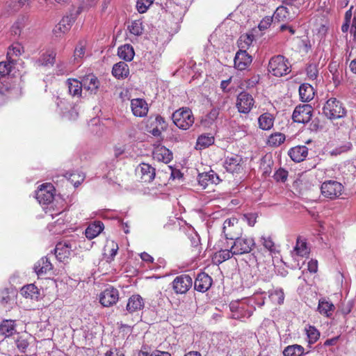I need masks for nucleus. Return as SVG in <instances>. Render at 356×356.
Here are the masks:
<instances>
[{"mask_svg":"<svg viewBox=\"0 0 356 356\" xmlns=\"http://www.w3.org/2000/svg\"><path fill=\"white\" fill-rule=\"evenodd\" d=\"M173 122L179 129H188L194 123V117L191 109L182 108L173 113Z\"/></svg>","mask_w":356,"mask_h":356,"instance_id":"f257e3e1","label":"nucleus"},{"mask_svg":"<svg viewBox=\"0 0 356 356\" xmlns=\"http://www.w3.org/2000/svg\"><path fill=\"white\" fill-rule=\"evenodd\" d=\"M323 111L329 119L334 120L344 117L346 111L341 102L334 97L329 99L325 104Z\"/></svg>","mask_w":356,"mask_h":356,"instance_id":"f03ea898","label":"nucleus"},{"mask_svg":"<svg viewBox=\"0 0 356 356\" xmlns=\"http://www.w3.org/2000/svg\"><path fill=\"white\" fill-rule=\"evenodd\" d=\"M268 71L275 76H282L289 74L291 70L287 59L282 55H277L269 60Z\"/></svg>","mask_w":356,"mask_h":356,"instance_id":"7ed1b4c3","label":"nucleus"},{"mask_svg":"<svg viewBox=\"0 0 356 356\" xmlns=\"http://www.w3.org/2000/svg\"><path fill=\"white\" fill-rule=\"evenodd\" d=\"M255 245L253 238L249 237H237L231 247L232 255H241L250 252Z\"/></svg>","mask_w":356,"mask_h":356,"instance_id":"20e7f679","label":"nucleus"},{"mask_svg":"<svg viewBox=\"0 0 356 356\" xmlns=\"http://www.w3.org/2000/svg\"><path fill=\"white\" fill-rule=\"evenodd\" d=\"M343 185L334 180H329L322 184L321 191L322 195L327 198L335 199L342 194Z\"/></svg>","mask_w":356,"mask_h":356,"instance_id":"39448f33","label":"nucleus"},{"mask_svg":"<svg viewBox=\"0 0 356 356\" xmlns=\"http://www.w3.org/2000/svg\"><path fill=\"white\" fill-rule=\"evenodd\" d=\"M193 280L191 277L186 274H182L177 276L173 280L172 289L176 293H186L192 286Z\"/></svg>","mask_w":356,"mask_h":356,"instance_id":"423d86ee","label":"nucleus"},{"mask_svg":"<svg viewBox=\"0 0 356 356\" xmlns=\"http://www.w3.org/2000/svg\"><path fill=\"white\" fill-rule=\"evenodd\" d=\"M312 107L309 104L299 105L293 113V120L298 123H307L312 118Z\"/></svg>","mask_w":356,"mask_h":356,"instance_id":"0eeeda50","label":"nucleus"},{"mask_svg":"<svg viewBox=\"0 0 356 356\" xmlns=\"http://www.w3.org/2000/svg\"><path fill=\"white\" fill-rule=\"evenodd\" d=\"M119 299L118 291L113 286L104 289L99 294V302L104 307H111L115 305Z\"/></svg>","mask_w":356,"mask_h":356,"instance_id":"6e6552de","label":"nucleus"},{"mask_svg":"<svg viewBox=\"0 0 356 356\" xmlns=\"http://www.w3.org/2000/svg\"><path fill=\"white\" fill-rule=\"evenodd\" d=\"M254 101L251 95L243 92L237 97L236 107L240 113H248L254 106Z\"/></svg>","mask_w":356,"mask_h":356,"instance_id":"1a4fd4ad","label":"nucleus"},{"mask_svg":"<svg viewBox=\"0 0 356 356\" xmlns=\"http://www.w3.org/2000/svg\"><path fill=\"white\" fill-rule=\"evenodd\" d=\"M54 186L51 184H42L36 192V198L40 204H48L54 200Z\"/></svg>","mask_w":356,"mask_h":356,"instance_id":"9d476101","label":"nucleus"},{"mask_svg":"<svg viewBox=\"0 0 356 356\" xmlns=\"http://www.w3.org/2000/svg\"><path fill=\"white\" fill-rule=\"evenodd\" d=\"M252 56L245 50L239 49L234 58V66L238 70H245L252 63Z\"/></svg>","mask_w":356,"mask_h":356,"instance_id":"9b49d317","label":"nucleus"},{"mask_svg":"<svg viewBox=\"0 0 356 356\" xmlns=\"http://www.w3.org/2000/svg\"><path fill=\"white\" fill-rule=\"evenodd\" d=\"M212 284V278L205 273H200L197 275L195 282V290L204 293L209 289Z\"/></svg>","mask_w":356,"mask_h":356,"instance_id":"f8f14e48","label":"nucleus"},{"mask_svg":"<svg viewBox=\"0 0 356 356\" xmlns=\"http://www.w3.org/2000/svg\"><path fill=\"white\" fill-rule=\"evenodd\" d=\"M72 251V246L71 243L69 241H63L57 243L54 249V254L58 260L62 261L70 257Z\"/></svg>","mask_w":356,"mask_h":356,"instance_id":"ddd939ff","label":"nucleus"},{"mask_svg":"<svg viewBox=\"0 0 356 356\" xmlns=\"http://www.w3.org/2000/svg\"><path fill=\"white\" fill-rule=\"evenodd\" d=\"M75 22V17L72 15H67L63 17L60 22L54 29V32L56 36L60 33H67Z\"/></svg>","mask_w":356,"mask_h":356,"instance_id":"4468645a","label":"nucleus"},{"mask_svg":"<svg viewBox=\"0 0 356 356\" xmlns=\"http://www.w3.org/2000/svg\"><path fill=\"white\" fill-rule=\"evenodd\" d=\"M83 88L90 94L96 95L100 86L99 79L94 75H88L83 78Z\"/></svg>","mask_w":356,"mask_h":356,"instance_id":"2eb2a0df","label":"nucleus"},{"mask_svg":"<svg viewBox=\"0 0 356 356\" xmlns=\"http://www.w3.org/2000/svg\"><path fill=\"white\" fill-rule=\"evenodd\" d=\"M144 307L143 298L139 295H133L128 300L126 309L129 314H133L143 309Z\"/></svg>","mask_w":356,"mask_h":356,"instance_id":"dca6fc26","label":"nucleus"},{"mask_svg":"<svg viewBox=\"0 0 356 356\" xmlns=\"http://www.w3.org/2000/svg\"><path fill=\"white\" fill-rule=\"evenodd\" d=\"M153 159L158 161L168 163L172 159V152L164 146L156 147L152 152Z\"/></svg>","mask_w":356,"mask_h":356,"instance_id":"f3484780","label":"nucleus"},{"mask_svg":"<svg viewBox=\"0 0 356 356\" xmlns=\"http://www.w3.org/2000/svg\"><path fill=\"white\" fill-rule=\"evenodd\" d=\"M131 106L134 115L137 117H144L148 112L147 104L142 99H132Z\"/></svg>","mask_w":356,"mask_h":356,"instance_id":"a211bd4d","label":"nucleus"},{"mask_svg":"<svg viewBox=\"0 0 356 356\" xmlns=\"http://www.w3.org/2000/svg\"><path fill=\"white\" fill-rule=\"evenodd\" d=\"M241 161L242 158L238 155L227 156L225 159L224 166L227 172L231 173L238 172L241 169Z\"/></svg>","mask_w":356,"mask_h":356,"instance_id":"6ab92c4d","label":"nucleus"},{"mask_svg":"<svg viewBox=\"0 0 356 356\" xmlns=\"http://www.w3.org/2000/svg\"><path fill=\"white\" fill-rule=\"evenodd\" d=\"M15 321L11 319H6L0 323V335L9 337L16 332Z\"/></svg>","mask_w":356,"mask_h":356,"instance_id":"aec40b11","label":"nucleus"},{"mask_svg":"<svg viewBox=\"0 0 356 356\" xmlns=\"http://www.w3.org/2000/svg\"><path fill=\"white\" fill-rule=\"evenodd\" d=\"M308 154V148L305 146H296L291 148L289 152L291 159L295 162L302 161Z\"/></svg>","mask_w":356,"mask_h":356,"instance_id":"412c9836","label":"nucleus"},{"mask_svg":"<svg viewBox=\"0 0 356 356\" xmlns=\"http://www.w3.org/2000/svg\"><path fill=\"white\" fill-rule=\"evenodd\" d=\"M66 85L68 88L70 95L73 97H80L82 93L83 82H80L75 79H68L66 81Z\"/></svg>","mask_w":356,"mask_h":356,"instance_id":"4be33fe9","label":"nucleus"},{"mask_svg":"<svg viewBox=\"0 0 356 356\" xmlns=\"http://www.w3.org/2000/svg\"><path fill=\"white\" fill-rule=\"evenodd\" d=\"M273 17L274 21L286 22L292 20L295 17V14H291L286 7L279 6Z\"/></svg>","mask_w":356,"mask_h":356,"instance_id":"5701e85b","label":"nucleus"},{"mask_svg":"<svg viewBox=\"0 0 356 356\" xmlns=\"http://www.w3.org/2000/svg\"><path fill=\"white\" fill-rule=\"evenodd\" d=\"M53 266L49 259L47 257H42L35 265L34 269L38 276L47 274L52 269Z\"/></svg>","mask_w":356,"mask_h":356,"instance_id":"b1692460","label":"nucleus"},{"mask_svg":"<svg viewBox=\"0 0 356 356\" xmlns=\"http://www.w3.org/2000/svg\"><path fill=\"white\" fill-rule=\"evenodd\" d=\"M140 170L141 172V179L145 182H151L155 178V168L149 164L143 163L140 165Z\"/></svg>","mask_w":356,"mask_h":356,"instance_id":"393cba45","label":"nucleus"},{"mask_svg":"<svg viewBox=\"0 0 356 356\" xmlns=\"http://www.w3.org/2000/svg\"><path fill=\"white\" fill-rule=\"evenodd\" d=\"M112 74L119 79L127 78L129 74L128 65L124 62H119L115 64L113 67Z\"/></svg>","mask_w":356,"mask_h":356,"instance_id":"a878e982","label":"nucleus"},{"mask_svg":"<svg viewBox=\"0 0 356 356\" xmlns=\"http://www.w3.org/2000/svg\"><path fill=\"white\" fill-rule=\"evenodd\" d=\"M104 224L100 221H95L90 224L85 231L86 236L88 239H93L97 236L104 229Z\"/></svg>","mask_w":356,"mask_h":356,"instance_id":"bb28decb","label":"nucleus"},{"mask_svg":"<svg viewBox=\"0 0 356 356\" xmlns=\"http://www.w3.org/2000/svg\"><path fill=\"white\" fill-rule=\"evenodd\" d=\"M299 95L302 102H309L314 96V88L309 83H303L299 87Z\"/></svg>","mask_w":356,"mask_h":356,"instance_id":"cd10ccee","label":"nucleus"},{"mask_svg":"<svg viewBox=\"0 0 356 356\" xmlns=\"http://www.w3.org/2000/svg\"><path fill=\"white\" fill-rule=\"evenodd\" d=\"M259 127L263 130H270L274 123L273 115L268 113L261 115L258 119Z\"/></svg>","mask_w":356,"mask_h":356,"instance_id":"c85d7f7f","label":"nucleus"},{"mask_svg":"<svg viewBox=\"0 0 356 356\" xmlns=\"http://www.w3.org/2000/svg\"><path fill=\"white\" fill-rule=\"evenodd\" d=\"M118 54L120 58L131 61L134 56V51L130 44H124L118 48Z\"/></svg>","mask_w":356,"mask_h":356,"instance_id":"c756f323","label":"nucleus"},{"mask_svg":"<svg viewBox=\"0 0 356 356\" xmlns=\"http://www.w3.org/2000/svg\"><path fill=\"white\" fill-rule=\"evenodd\" d=\"M20 293L26 298L38 299L39 296L38 289L33 284L23 286L21 289Z\"/></svg>","mask_w":356,"mask_h":356,"instance_id":"7c9ffc66","label":"nucleus"},{"mask_svg":"<svg viewBox=\"0 0 356 356\" xmlns=\"http://www.w3.org/2000/svg\"><path fill=\"white\" fill-rule=\"evenodd\" d=\"M293 252L300 257H306L309 253V250L305 240L301 239L300 237L297 238L296 246L293 249Z\"/></svg>","mask_w":356,"mask_h":356,"instance_id":"2f4dec72","label":"nucleus"},{"mask_svg":"<svg viewBox=\"0 0 356 356\" xmlns=\"http://www.w3.org/2000/svg\"><path fill=\"white\" fill-rule=\"evenodd\" d=\"M334 309V306L332 302L326 300L325 299H321L319 300L318 310L320 314L328 317L332 315V312Z\"/></svg>","mask_w":356,"mask_h":356,"instance_id":"473e14b6","label":"nucleus"},{"mask_svg":"<svg viewBox=\"0 0 356 356\" xmlns=\"http://www.w3.org/2000/svg\"><path fill=\"white\" fill-rule=\"evenodd\" d=\"M214 143V137L211 134H202L197 140L196 149H202L211 145Z\"/></svg>","mask_w":356,"mask_h":356,"instance_id":"72a5a7b5","label":"nucleus"},{"mask_svg":"<svg viewBox=\"0 0 356 356\" xmlns=\"http://www.w3.org/2000/svg\"><path fill=\"white\" fill-rule=\"evenodd\" d=\"M304 348L298 344L291 345L286 347L283 351L284 356H302L304 354Z\"/></svg>","mask_w":356,"mask_h":356,"instance_id":"f704fd0d","label":"nucleus"},{"mask_svg":"<svg viewBox=\"0 0 356 356\" xmlns=\"http://www.w3.org/2000/svg\"><path fill=\"white\" fill-rule=\"evenodd\" d=\"M285 136L282 133H275L271 134L268 140V143L270 146L278 147L285 140Z\"/></svg>","mask_w":356,"mask_h":356,"instance_id":"c9c22d12","label":"nucleus"},{"mask_svg":"<svg viewBox=\"0 0 356 356\" xmlns=\"http://www.w3.org/2000/svg\"><path fill=\"white\" fill-rule=\"evenodd\" d=\"M232 252L231 249L229 250H222L214 254L213 261L216 264H221L223 261L229 259L231 257Z\"/></svg>","mask_w":356,"mask_h":356,"instance_id":"e433bc0d","label":"nucleus"},{"mask_svg":"<svg viewBox=\"0 0 356 356\" xmlns=\"http://www.w3.org/2000/svg\"><path fill=\"white\" fill-rule=\"evenodd\" d=\"M269 298L273 302L282 305L284 300V293L282 289H277L270 293Z\"/></svg>","mask_w":356,"mask_h":356,"instance_id":"4c0bfd02","label":"nucleus"},{"mask_svg":"<svg viewBox=\"0 0 356 356\" xmlns=\"http://www.w3.org/2000/svg\"><path fill=\"white\" fill-rule=\"evenodd\" d=\"M52 219H54L55 218H58L54 223L55 224V226H58L60 227L59 230L56 229L54 231L55 233H60L61 232V226L65 224V222L66 221L65 217L66 213L62 211L58 212V213H56L55 215L51 214Z\"/></svg>","mask_w":356,"mask_h":356,"instance_id":"58836bf2","label":"nucleus"},{"mask_svg":"<svg viewBox=\"0 0 356 356\" xmlns=\"http://www.w3.org/2000/svg\"><path fill=\"white\" fill-rule=\"evenodd\" d=\"M14 60H8L7 62H0V79L8 75L13 67Z\"/></svg>","mask_w":356,"mask_h":356,"instance_id":"ea45409f","label":"nucleus"},{"mask_svg":"<svg viewBox=\"0 0 356 356\" xmlns=\"http://www.w3.org/2000/svg\"><path fill=\"white\" fill-rule=\"evenodd\" d=\"M253 41L252 35H241L238 41V47L242 49L248 48Z\"/></svg>","mask_w":356,"mask_h":356,"instance_id":"a19ab883","label":"nucleus"},{"mask_svg":"<svg viewBox=\"0 0 356 356\" xmlns=\"http://www.w3.org/2000/svg\"><path fill=\"white\" fill-rule=\"evenodd\" d=\"M56 53L54 51H50L42 55V65H48L53 64L55 62Z\"/></svg>","mask_w":356,"mask_h":356,"instance_id":"79ce46f5","label":"nucleus"},{"mask_svg":"<svg viewBox=\"0 0 356 356\" xmlns=\"http://www.w3.org/2000/svg\"><path fill=\"white\" fill-rule=\"evenodd\" d=\"M106 248H109V257H107L106 261L108 262H111L113 260L114 257L116 255L118 250V245L115 243L114 241H111L108 243V244L106 246ZM105 251H106V249H105Z\"/></svg>","mask_w":356,"mask_h":356,"instance_id":"37998d69","label":"nucleus"},{"mask_svg":"<svg viewBox=\"0 0 356 356\" xmlns=\"http://www.w3.org/2000/svg\"><path fill=\"white\" fill-rule=\"evenodd\" d=\"M129 29L131 33L135 35H140L143 33L142 23L138 20L134 21L129 26Z\"/></svg>","mask_w":356,"mask_h":356,"instance_id":"c03bdc74","label":"nucleus"},{"mask_svg":"<svg viewBox=\"0 0 356 356\" xmlns=\"http://www.w3.org/2000/svg\"><path fill=\"white\" fill-rule=\"evenodd\" d=\"M230 310L232 312V318L238 319L241 318L240 312L243 310V307L241 306L238 302H232L229 305Z\"/></svg>","mask_w":356,"mask_h":356,"instance_id":"a18cd8bd","label":"nucleus"},{"mask_svg":"<svg viewBox=\"0 0 356 356\" xmlns=\"http://www.w3.org/2000/svg\"><path fill=\"white\" fill-rule=\"evenodd\" d=\"M307 333L309 343L316 342L320 336L319 332L312 326L309 327V329L307 330Z\"/></svg>","mask_w":356,"mask_h":356,"instance_id":"49530a36","label":"nucleus"},{"mask_svg":"<svg viewBox=\"0 0 356 356\" xmlns=\"http://www.w3.org/2000/svg\"><path fill=\"white\" fill-rule=\"evenodd\" d=\"M16 346L17 348L20 350L22 353H25L26 351L27 348L29 346V343L27 340V339L24 338L22 336L19 337L16 340Z\"/></svg>","mask_w":356,"mask_h":356,"instance_id":"de8ad7c7","label":"nucleus"},{"mask_svg":"<svg viewBox=\"0 0 356 356\" xmlns=\"http://www.w3.org/2000/svg\"><path fill=\"white\" fill-rule=\"evenodd\" d=\"M351 144L350 143H347L346 145L337 147L330 151V154L332 156H338L343 152H346L351 148Z\"/></svg>","mask_w":356,"mask_h":356,"instance_id":"09e8293b","label":"nucleus"},{"mask_svg":"<svg viewBox=\"0 0 356 356\" xmlns=\"http://www.w3.org/2000/svg\"><path fill=\"white\" fill-rule=\"evenodd\" d=\"M234 221H235V219H233V220L227 219V220H225V221L223 223L222 230H223V233L225 236V238L227 239H231V240L234 239V236H232L229 232H227V228L231 227L234 225Z\"/></svg>","mask_w":356,"mask_h":356,"instance_id":"8fccbe9b","label":"nucleus"},{"mask_svg":"<svg viewBox=\"0 0 356 356\" xmlns=\"http://www.w3.org/2000/svg\"><path fill=\"white\" fill-rule=\"evenodd\" d=\"M151 5L147 0H138L136 2V8L140 13H145Z\"/></svg>","mask_w":356,"mask_h":356,"instance_id":"3c124183","label":"nucleus"},{"mask_svg":"<svg viewBox=\"0 0 356 356\" xmlns=\"http://www.w3.org/2000/svg\"><path fill=\"white\" fill-rule=\"evenodd\" d=\"M84 54H85L84 46L82 44L81 42H80L76 47L74 52V60H77L78 58H83Z\"/></svg>","mask_w":356,"mask_h":356,"instance_id":"603ef678","label":"nucleus"},{"mask_svg":"<svg viewBox=\"0 0 356 356\" xmlns=\"http://www.w3.org/2000/svg\"><path fill=\"white\" fill-rule=\"evenodd\" d=\"M218 115L219 110L218 108H213L207 114L206 121H208V123L212 124L218 118Z\"/></svg>","mask_w":356,"mask_h":356,"instance_id":"864d4df0","label":"nucleus"},{"mask_svg":"<svg viewBox=\"0 0 356 356\" xmlns=\"http://www.w3.org/2000/svg\"><path fill=\"white\" fill-rule=\"evenodd\" d=\"M20 54V47L19 46H12L7 52V59L8 60H13L12 57L13 56H18Z\"/></svg>","mask_w":356,"mask_h":356,"instance_id":"5fc2aeb1","label":"nucleus"},{"mask_svg":"<svg viewBox=\"0 0 356 356\" xmlns=\"http://www.w3.org/2000/svg\"><path fill=\"white\" fill-rule=\"evenodd\" d=\"M207 177H209V176L204 173H200L198 175L197 181L202 188H206L209 184Z\"/></svg>","mask_w":356,"mask_h":356,"instance_id":"6e6d98bb","label":"nucleus"},{"mask_svg":"<svg viewBox=\"0 0 356 356\" xmlns=\"http://www.w3.org/2000/svg\"><path fill=\"white\" fill-rule=\"evenodd\" d=\"M307 74L310 79H315L318 76V70L315 65H309L307 68Z\"/></svg>","mask_w":356,"mask_h":356,"instance_id":"4d7b16f0","label":"nucleus"},{"mask_svg":"<svg viewBox=\"0 0 356 356\" xmlns=\"http://www.w3.org/2000/svg\"><path fill=\"white\" fill-rule=\"evenodd\" d=\"M287 176H288L287 171H286L283 169H280L275 172V179L278 181H281L284 182L286 180Z\"/></svg>","mask_w":356,"mask_h":356,"instance_id":"13d9d810","label":"nucleus"},{"mask_svg":"<svg viewBox=\"0 0 356 356\" xmlns=\"http://www.w3.org/2000/svg\"><path fill=\"white\" fill-rule=\"evenodd\" d=\"M273 21H274L273 17H266L264 18L259 24V29L260 30L266 29L268 27H269Z\"/></svg>","mask_w":356,"mask_h":356,"instance_id":"bf43d9fd","label":"nucleus"},{"mask_svg":"<svg viewBox=\"0 0 356 356\" xmlns=\"http://www.w3.org/2000/svg\"><path fill=\"white\" fill-rule=\"evenodd\" d=\"M204 174H207V175L209 176V177H207L208 179H209V184H218V181H219V178H218V176L217 175L216 173H215L213 171L211 170L208 172H204Z\"/></svg>","mask_w":356,"mask_h":356,"instance_id":"052dcab7","label":"nucleus"},{"mask_svg":"<svg viewBox=\"0 0 356 356\" xmlns=\"http://www.w3.org/2000/svg\"><path fill=\"white\" fill-rule=\"evenodd\" d=\"M307 269L312 273H315L318 270L317 260L311 259L307 264Z\"/></svg>","mask_w":356,"mask_h":356,"instance_id":"680f3d73","label":"nucleus"},{"mask_svg":"<svg viewBox=\"0 0 356 356\" xmlns=\"http://www.w3.org/2000/svg\"><path fill=\"white\" fill-rule=\"evenodd\" d=\"M261 239L263 241V245L265 247V248H266L269 251H273L274 248V243L273 242V241L269 238L265 237H262Z\"/></svg>","mask_w":356,"mask_h":356,"instance_id":"e2e57ef3","label":"nucleus"},{"mask_svg":"<svg viewBox=\"0 0 356 356\" xmlns=\"http://www.w3.org/2000/svg\"><path fill=\"white\" fill-rule=\"evenodd\" d=\"M10 300V296L7 289L0 291V302L2 304L8 303Z\"/></svg>","mask_w":356,"mask_h":356,"instance_id":"0e129e2a","label":"nucleus"},{"mask_svg":"<svg viewBox=\"0 0 356 356\" xmlns=\"http://www.w3.org/2000/svg\"><path fill=\"white\" fill-rule=\"evenodd\" d=\"M155 123L156 126L160 127L163 131L165 130L166 124L163 117H161V115H156L155 118Z\"/></svg>","mask_w":356,"mask_h":356,"instance_id":"69168bd1","label":"nucleus"},{"mask_svg":"<svg viewBox=\"0 0 356 356\" xmlns=\"http://www.w3.org/2000/svg\"><path fill=\"white\" fill-rule=\"evenodd\" d=\"M79 113L75 107H73L70 111L65 114V117L70 120H74L78 118Z\"/></svg>","mask_w":356,"mask_h":356,"instance_id":"338daca9","label":"nucleus"},{"mask_svg":"<svg viewBox=\"0 0 356 356\" xmlns=\"http://www.w3.org/2000/svg\"><path fill=\"white\" fill-rule=\"evenodd\" d=\"M21 29H22L21 23L19 22H17L12 26L13 34H14L15 35H20Z\"/></svg>","mask_w":356,"mask_h":356,"instance_id":"774afa93","label":"nucleus"}]
</instances>
